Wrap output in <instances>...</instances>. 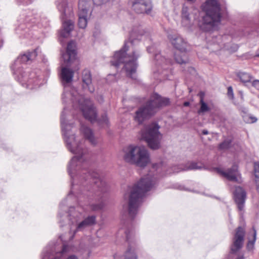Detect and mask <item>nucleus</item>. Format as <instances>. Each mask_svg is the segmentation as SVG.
<instances>
[{
	"instance_id": "1",
	"label": "nucleus",
	"mask_w": 259,
	"mask_h": 259,
	"mask_svg": "<svg viewBox=\"0 0 259 259\" xmlns=\"http://www.w3.org/2000/svg\"><path fill=\"white\" fill-rule=\"evenodd\" d=\"M66 108H64L61 115V124L64 139L68 150L75 155L70 160L68 171L71 178L72 187L79 185L89 191H91L99 199V202L91 205L92 210L96 211L102 210L105 203L103 195L107 190L106 182L100 178L98 173L91 171L85 168L87 166L85 155L87 150L79 141L75 139L74 134L71 131L73 124L69 123L65 119Z\"/></svg>"
},
{
	"instance_id": "2",
	"label": "nucleus",
	"mask_w": 259,
	"mask_h": 259,
	"mask_svg": "<svg viewBox=\"0 0 259 259\" xmlns=\"http://www.w3.org/2000/svg\"><path fill=\"white\" fill-rule=\"evenodd\" d=\"M156 178L147 175L142 178L131 190L128 203V212L130 217L133 219L136 216L138 208L141 203L143 197L146 192L150 191L155 184Z\"/></svg>"
},
{
	"instance_id": "3",
	"label": "nucleus",
	"mask_w": 259,
	"mask_h": 259,
	"mask_svg": "<svg viewBox=\"0 0 259 259\" xmlns=\"http://www.w3.org/2000/svg\"><path fill=\"white\" fill-rule=\"evenodd\" d=\"M169 103V98L162 97L158 94L154 93L136 111L135 120L139 124H141L144 120L153 116L160 108L166 106Z\"/></svg>"
},
{
	"instance_id": "4",
	"label": "nucleus",
	"mask_w": 259,
	"mask_h": 259,
	"mask_svg": "<svg viewBox=\"0 0 259 259\" xmlns=\"http://www.w3.org/2000/svg\"><path fill=\"white\" fill-rule=\"evenodd\" d=\"M70 98L72 106L74 108H78L85 119L92 122L96 120L97 112L90 99L84 98L74 90L70 92H65L62 95L63 102H67V99Z\"/></svg>"
},
{
	"instance_id": "5",
	"label": "nucleus",
	"mask_w": 259,
	"mask_h": 259,
	"mask_svg": "<svg viewBox=\"0 0 259 259\" xmlns=\"http://www.w3.org/2000/svg\"><path fill=\"white\" fill-rule=\"evenodd\" d=\"M201 7L205 15L199 25L200 28L204 31H211L221 21L220 5L217 0H206Z\"/></svg>"
},
{
	"instance_id": "6",
	"label": "nucleus",
	"mask_w": 259,
	"mask_h": 259,
	"mask_svg": "<svg viewBox=\"0 0 259 259\" xmlns=\"http://www.w3.org/2000/svg\"><path fill=\"white\" fill-rule=\"evenodd\" d=\"M126 45L127 42H125L124 47L119 51L115 52L113 59L111 61V63L112 65L116 67L120 64H124V69L127 75L133 79H135L133 75L137 70L138 67L137 61L139 55L136 51L133 52L132 56L127 54L128 48Z\"/></svg>"
},
{
	"instance_id": "7",
	"label": "nucleus",
	"mask_w": 259,
	"mask_h": 259,
	"mask_svg": "<svg viewBox=\"0 0 259 259\" xmlns=\"http://www.w3.org/2000/svg\"><path fill=\"white\" fill-rule=\"evenodd\" d=\"M123 158L126 162L142 167L146 166L150 161L149 153L145 148L133 145L127 148Z\"/></svg>"
},
{
	"instance_id": "8",
	"label": "nucleus",
	"mask_w": 259,
	"mask_h": 259,
	"mask_svg": "<svg viewBox=\"0 0 259 259\" xmlns=\"http://www.w3.org/2000/svg\"><path fill=\"white\" fill-rule=\"evenodd\" d=\"M159 125L155 122L147 125L142 131V138L147 143L149 148L156 150L160 147L162 135L159 131Z\"/></svg>"
},
{
	"instance_id": "9",
	"label": "nucleus",
	"mask_w": 259,
	"mask_h": 259,
	"mask_svg": "<svg viewBox=\"0 0 259 259\" xmlns=\"http://www.w3.org/2000/svg\"><path fill=\"white\" fill-rule=\"evenodd\" d=\"M67 216L71 225H77L75 230L73 231L74 234L77 232L82 231L86 227L92 226L96 223V217L94 215H90L81 222L78 223L81 213L76 211L73 207L70 208Z\"/></svg>"
},
{
	"instance_id": "10",
	"label": "nucleus",
	"mask_w": 259,
	"mask_h": 259,
	"mask_svg": "<svg viewBox=\"0 0 259 259\" xmlns=\"http://www.w3.org/2000/svg\"><path fill=\"white\" fill-rule=\"evenodd\" d=\"M172 45L179 52L176 53L174 57L177 63L186 64L189 62V59L186 52L187 51L188 45L187 42L181 36L174 35L170 38Z\"/></svg>"
},
{
	"instance_id": "11",
	"label": "nucleus",
	"mask_w": 259,
	"mask_h": 259,
	"mask_svg": "<svg viewBox=\"0 0 259 259\" xmlns=\"http://www.w3.org/2000/svg\"><path fill=\"white\" fill-rule=\"evenodd\" d=\"M132 7L138 14H149L152 9L151 0H135Z\"/></svg>"
},
{
	"instance_id": "12",
	"label": "nucleus",
	"mask_w": 259,
	"mask_h": 259,
	"mask_svg": "<svg viewBox=\"0 0 259 259\" xmlns=\"http://www.w3.org/2000/svg\"><path fill=\"white\" fill-rule=\"evenodd\" d=\"M218 173L222 175L229 181L240 183V174L238 170V167L236 165H233L231 168H228L226 171H224L221 169L216 168Z\"/></svg>"
},
{
	"instance_id": "13",
	"label": "nucleus",
	"mask_w": 259,
	"mask_h": 259,
	"mask_svg": "<svg viewBox=\"0 0 259 259\" xmlns=\"http://www.w3.org/2000/svg\"><path fill=\"white\" fill-rule=\"evenodd\" d=\"M193 7L192 5L188 3H184L181 12L182 22L184 25L187 27L191 26L192 17L193 15Z\"/></svg>"
},
{
	"instance_id": "14",
	"label": "nucleus",
	"mask_w": 259,
	"mask_h": 259,
	"mask_svg": "<svg viewBox=\"0 0 259 259\" xmlns=\"http://www.w3.org/2000/svg\"><path fill=\"white\" fill-rule=\"evenodd\" d=\"M244 235V229L241 227H238L237 228L234 238L233 244L231 249L232 253L237 252L242 247Z\"/></svg>"
},
{
	"instance_id": "15",
	"label": "nucleus",
	"mask_w": 259,
	"mask_h": 259,
	"mask_svg": "<svg viewBox=\"0 0 259 259\" xmlns=\"http://www.w3.org/2000/svg\"><path fill=\"white\" fill-rule=\"evenodd\" d=\"M76 57V44L71 40L68 43L66 52L62 55L64 62L70 64L75 60Z\"/></svg>"
},
{
	"instance_id": "16",
	"label": "nucleus",
	"mask_w": 259,
	"mask_h": 259,
	"mask_svg": "<svg viewBox=\"0 0 259 259\" xmlns=\"http://www.w3.org/2000/svg\"><path fill=\"white\" fill-rule=\"evenodd\" d=\"M234 197L239 210H242L246 197V192L242 187H236L234 192Z\"/></svg>"
},
{
	"instance_id": "17",
	"label": "nucleus",
	"mask_w": 259,
	"mask_h": 259,
	"mask_svg": "<svg viewBox=\"0 0 259 259\" xmlns=\"http://www.w3.org/2000/svg\"><path fill=\"white\" fill-rule=\"evenodd\" d=\"M125 233L126 235V241L128 243V246L127 249L123 255V259H137V255L135 252V247L134 246V244H133L132 241H131L133 233H131L130 231L126 230L125 231Z\"/></svg>"
},
{
	"instance_id": "18",
	"label": "nucleus",
	"mask_w": 259,
	"mask_h": 259,
	"mask_svg": "<svg viewBox=\"0 0 259 259\" xmlns=\"http://www.w3.org/2000/svg\"><path fill=\"white\" fill-rule=\"evenodd\" d=\"M82 88L87 90L90 93H93L95 91V88L92 84V77L91 71L88 69H84L82 73Z\"/></svg>"
},
{
	"instance_id": "19",
	"label": "nucleus",
	"mask_w": 259,
	"mask_h": 259,
	"mask_svg": "<svg viewBox=\"0 0 259 259\" xmlns=\"http://www.w3.org/2000/svg\"><path fill=\"white\" fill-rule=\"evenodd\" d=\"M36 50L31 52H27L26 53L19 56L16 60L14 65L12 67V70L15 69L16 66L19 63H25L34 60L37 56Z\"/></svg>"
},
{
	"instance_id": "20",
	"label": "nucleus",
	"mask_w": 259,
	"mask_h": 259,
	"mask_svg": "<svg viewBox=\"0 0 259 259\" xmlns=\"http://www.w3.org/2000/svg\"><path fill=\"white\" fill-rule=\"evenodd\" d=\"M201 168V166L197 165V163L191 162L187 163L185 165L181 164L174 166L171 168L170 170L167 172V174H169L172 172H179L183 170L198 169H200Z\"/></svg>"
},
{
	"instance_id": "21",
	"label": "nucleus",
	"mask_w": 259,
	"mask_h": 259,
	"mask_svg": "<svg viewBox=\"0 0 259 259\" xmlns=\"http://www.w3.org/2000/svg\"><path fill=\"white\" fill-rule=\"evenodd\" d=\"M80 130L85 139L88 140L92 145L95 146L97 144V139L91 128L83 124H81Z\"/></svg>"
},
{
	"instance_id": "22",
	"label": "nucleus",
	"mask_w": 259,
	"mask_h": 259,
	"mask_svg": "<svg viewBox=\"0 0 259 259\" xmlns=\"http://www.w3.org/2000/svg\"><path fill=\"white\" fill-rule=\"evenodd\" d=\"M95 5L93 0H79L78 13L88 14Z\"/></svg>"
},
{
	"instance_id": "23",
	"label": "nucleus",
	"mask_w": 259,
	"mask_h": 259,
	"mask_svg": "<svg viewBox=\"0 0 259 259\" xmlns=\"http://www.w3.org/2000/svg\"><path fill=\"white\" fill-rule=\"evenodd\" d=\"M74 72L70 69L64 67L62 69L61 77L63 83H69L72 81Z\"/></svg>"
},
{
	"instance_id": "24",
	"label": "nucleus",
	"mask_w": 259,
	"mask_h": 259,
	"mask_svg": "<svg viewBox=\"0 0 259 259\" xmlns=\"http://www.w3.org/2000/svg\"><path fill=\"white\" fill-rule=\"evenodd\" d=\"M63 29L61 32L60 35L63 37H67L74 28V23L71 20L64 21L63 22Z\"/></svg>"
},
{
	"instance_id": "25",
	"label": "nucleus",
	"mask_w": 259,
	"mask_h": 259,
	"mask_svg": "<svg viewBox=\"0 0 259 259\" xmlns=\"http://www.w3.org/2000/svg\"><path fill=\"white\" fill-rule=\"evenodd\" d=\"M57 6L58 9L61 13V17L64 19L65 17L67 15V12L69 10L67 7V3L66 0H58L57 2Z\"/></svg>"
},
{
	"instance_id": "26",
	"label": "nucleus",
	"mask_w": 259,
	"mask_h": 259,
	"mask_svg": "<svg viewBox=\"0 0 259 259\" xmlns=\"http://www.w3.org/2000/svg\"><path fill=\"white\" fill-rule=\"evenodd\" d=\"M237 76L243 83L249 82L253 78L251 74L245 72H238Z\"/></svg>"
},
{
	"instance_id": "27",
	"label": "nucleus",
	"mask_w": 259,
	"mask_h": 259,
	"mask_svg": "<svg viewBox=\"0 0 259 259\" xmlns=\"http://www.w3.org/2000/svg\"><path fill=\"white\" fill-rule=\"evenodd\" d=\"M88 14L78 13V25L79 28H84L87 25V17Z\"/></svg>"
},
{
	"instance_id": "28",
	"label": "nucleus",
	"mask_w": 259,
	"mask_h": 259,
	"mask_svg": "<svg viewBox=\"0 0 259 259\" xmlns=\"http://www.w3.org/2000/svg\"><path fill=\"white\" fill-rule=\"evenodd\" d=\"M254 175L255 177V183L256 186V190L259 193V162H255L254 163Z\"/></svg>"
},
{
	"instance_id": "29",
	"label": "nucleus",
	"mask_w": 259,
	"mask_h": 259,
	"mask_svg": "<svg viewBox=\"0 0 259 259\" xmlns=\"http://www.w3.org/2000/svg\"><path fill=\"white\" fill-rule=\"evenodd\" d=\"M200 108L198 110V114L199 115L203 114L204 113L210 111V109L207 104L203 101V96H201L200 100Z\"/></svg>"
},
{
	"instance_id": "30",
	"label": "nucleus",
	"mask_w": 259,
	"mask_h": 259,
	"mask_svg": "<svg viewBox=\"0 0 259 259\" xmlns=\"http://www.w3.org/2000/svg\"><path fill=\"white\" fill-rule=\"evenodd\" d=\"M232 142V139H226L223 142L219 144V148L221 150L228 149L230 148Z\"/></svg>"
},
{
	"instance_id": "31",
	"label": "nucleus",
	"mask_w": 259,
	"mask_h": 259,
	"mask_svg": "<svg viewBox=\"0 0 259 259\" xmlns=\"http://www.w3.org/2000/svg\"><path fill=\"white\" fill-rule=\"evenodd\" d=\"M243 120L247 123H253L256 122L257 119L256 117L251 115H246L243 116Z\"/></svg>"
},
{
	"instance_id": "32",
	"label": "nucleus",
	"mask_w": 259,
	"mask_h": 259,
	"mask_svg": "<svg viewBox=\"0 0 259 259\" xmlns=\"http://www.w3.org/2000/svg\"><path fill=\"white\" fill-rule=\"evenodd\" d=\"M254 233L253 235V240L248 241L246 247L248 250L253 249L254 247V244L256 240V232L255 229H253Z\"/></svg>"
},
{
	"instance_id": "33",
	"label": "nucleus",
	"mask_w": 259,
	"mask_h": 259,
	"mask_svg": "<svg viewBox=\"0 0 259 259\" xmlns=\"http://www.w3.org/2000/svg\"><path fill=\"white\" fill-rule=\"evenodd\" d=\"M98 122L101 125H108V119L107 118V114L104 113L102 115L101 118L99 119Z\"/></svg>"
},
{
	"instance_id": "34",
	"label": "nucleus",
	"mask_w": 259,
	"mask_h": 259,
	"mask_svg": "<svg viewBox=\"0 0 259 259\" xmlns=\"http://www.w3.org/2000/svg\"><path fill=\"white\" fill-rule=\"evenodd\" d=\"M145 32V31L143 29H142V28L140 27L138 30L134 29L131 35L133 36L137 35V38L139 39V36L143 35Z\"/></svg>"
},
{
	"instance_id": "35",
	"label": "nucleus",
	"mask_w": 259,
	"mask_h": 259,
	"mask_svg": "<svg viewBox=\"0 0 259 259\" xmlns=\"http://www.w3.org/2000/svg\"><path fill=\"white\" fill-rule=\"evenodd\" d=\"M153 168L155 169L156 170H158L159 169L161 170L165 169V166H164V164L163 162H161L158 163H154L153 164Z\"/></svg>"
},
{
	"instance_id": "36",
	"label": "nucleus",
	"mask_w": 259,
	"mask_h": 259,
	"mask_svg": "<svg viewBox=\"0 0 259 259\" xmlns=\"http://www.w3.org/2000/svg\"><path fill=\"white\" fill-rule=\"evenodd\" d=\"M155 59L158 61L159 64H161L162 62L167 61L165 58L162 57L160 54H156L155 56Z\"/></svg>"
},
{
	"instance_id": "37",
	"label": "nucleus",
	"mask_w": 259,
	"mask_h": 259,
	"mask_svg": "<svg viewBox=\"0 0 259 259\" xmlns=\"http://www.w3.org/2000/svg\"><path fill=\"white\" fill-rule=\"evenodd\" d=\"M227 94L230 99H233L234 98L233 91L232 87L230 86L228 88Z\"/></svg>"
},
{
	"instance_id": "38",
	"label": "nucleus",
	"mask_w": 259,
	"mask_h": 259,
	"mask_svg": "<svg viewBox=\"0 0 259 259\" xmlns=\"http://www.w3.org/2000/svg\"><path fill=\"white\" fill-rule=\"evenodd\" d=\"M224 48H226L227 50H229L232 52H236L238 49V47L237 45H233V46L231 47V48H229L225 45H224Z\"/></svg>"
},
{
	"instance_id": "39",
	"label": "nucleus",
	"mask_w": 259,
	"mask_h": 259,
	"mask_svg": "<svg viewBox=\"0 0 259 259\" xmlns=\"http://www.w3.org/2000/svg\"><path fill=\"white\" fill-rule=\"evenodd\" d=\"M94 2V4L96 5L100 6L101 5L107 2H108L109 0H93Z\"/></svg>"
},
{
	"instance_id": "40",
	"label": "nucleus",
	"mask_w": 259,
	"mask_h": 259,
	"mask_svg": "<svg viewBox=\"0 0 259 259\" xmlns=\"http://www.w3.org/2000/svg\"><path fill=\"white\" fill-rule=\"evenodd\" d=\"M252 86L257 90H259V80L255 79L252 81L251 83Z\"/></svg>"
},
{
	"instance_id": "41",
	"label": "nucleus",
	"mask_w": 259,
	"mask_h": 259,
	"mask_svg": "<svg viewBox=\"0 0 259 259\" xmlns=\"http://www.w3.org/2000/svg\"><path fill=\"white\" fill-rule=\"evenodd\" d=\"M226 37V36H221V35H219V36H218L216 37V38H215V39H217V40H215V39H214V40H213V41H214V42H217V43L220 44V43H221V42H220V41H219L218 40H221V39H223V38H225V37Z\"/></svg>"
},
{
	"instance_id": "42",
	"label": "nucleus",
	"mask_w": 259,
	"mask_h": 259,
	"mask_svg": "<svg viewBox=\"0 0 259 259\" xmlns=\"http://www.w3.org/2000/svg\"><path fill=\"white\" fill-rule=\"evenodd\" d=\"M20 3L28 4L31 3L32 0H18Z\"/></svg>"
},
{
	"instance_id": "43",
	"label": "nucleus",
	"mask_w": 259,
	"mask_h": 259,
	"mask_svg": "<svg viewBox=\"0 0 259 259\" xmlns=\"http://www.w3.org/2000/svg\"><path fill=\"white\" fill-rule=\"evenodd\" d=\"M66 259H78L77 257L74 255L69 256Z\"/></svg>"
},
{
	"instance_id": "44",
	"label": "nucleus",
	"mask_w": 259,
	"mask_h": 259,
	"mask_svg": "<svg viewBox=\"0 0 259 259\" xmlns=\"http://www.w3.org/2000/svg\"><path fill=\"white\" fill-rule=\"evenodd\" d=\"M14 73H15V74L19 73L22 76V78L24 77L23 73H21V71H19V70L14 71Z\"/></svg>"
},
{
	"instance_id": "45",
	"label": "nucleus",
	"mask_w": 259,
	"mask_h": 259,
	"mask_svg": "<svg viewBox=\"0 0 259 259\" xmlns=\"http://www.w3.org/2000/svg\"><path fill=\"white\" fill-rule=\"evenodd\" d=\"M202 134L204 135H206L208 134V132L206 130H203L202 131Z\"/></svg>"
},
{
	"instance_id": "46",
	"label": "nucleus",
	"mask_w": 259,
	"mask_h": 259,
	"mask_svg": "<svg viewBox=\"0 0 259 259\" xmlns=\"http://www.w3.org/2000/svg\"><path fill=\"white\" fill-rule=\"evenodd\" d=\"M187 2L186 3L189 4L191 5L192 3H194L196 0H187Z\"/></svg>"
},
{
	"instance_id": "47",
	"label": "nucleus",
	"mask_w": 259,
	"mask_h": 259,
	"mask_svg": "<svg viewBox=\"0 0 259 259\" xmlns=\"http://www.w3.org/2000/svg\"><path fill=\"white\" fill-rule=\"evenodd\" d=\"M67 250V246H65V245H64L63 247V249H62V253H64Z\"/></svg>"
},
{
	"instance_id": "48",
	"label": "nucleus",
	"mask_w": 259,
	"mask_h": 259,
	"mask_svg": "<svg viewBox=\"0 0 259 259\" xmlns=\"http://www.w3.org/2000/svg\"><path fill=\"white\" fill-rule=\"evenodd\" d=\"M183 105L185 107L189 106L190 105V103L189 102H185Z\"/></svg>"
},
{
	"instance_id": "49",
	"label": "nucleus",
	"mask_w": 259,
	"mask_h": 259,
	"mask_svg": "<svg viewBox=\"0 0 259 259\" xmlns=\"http://www.w3.org/2000/svg\"><path fill=\"white\" fill-rule=\"evenodd\" d=\"M236 259H244V257L242 256H238Z\"/></svg>"
},
{
	"instance_id": "50",
	"label": "nucleus",
	"mask_w": 259,
	"mask_h": 259,
	"mask_svg": "<svg viewBox=\"0 0 259 259\" xmlns=\"http://www.w3.org/2000/svg\"><path fill=\"white\" fill-rule=\"evenodd\" d=\"M256 56L259 57V49H258V50L256 54Z\"/></svg>"
},
{
	"instance_id": "51",
	"label": "nucleus",
	"mask_w": 259,
	"mask_h": 259,
	"mask_svg": "<svg viewBox=\"0 0 259 259\" xmlns=\"http://www.w3.org/2000/svg\"><path fill=\"white\" fill-rule=\"evenodd\" d=\"M151 49V48L150 47H148L147 48V51L149 52H150V50Z\"/></svg>"
},
{
	"instance_id": "52",
	"label": "nucleus",
	"mask_w": 259,
	"mask_h": 259,
	"mask_svg": "<svg viewBox=\"0 0 259 259\" xmlns=\"http://www.w3.org/2000/svg\"><path fill=\"white\" fill-rule=\"evenodd\" d=\"M42 259H48V257L45 256Z\"/></svg>"
},
{
	"instance_id": "53",
	"label": "nucleus",
	"mask_w": 259,
	"mask_h": 259,
	"mask_svg": "<svg viewBox=\"0 0 259 259\" xmlns=\"http://www.w3.org/2000/svg\"><path fill=\"white\" fill-rule=\"evenodd\" d=\"M54 259H60V258H55Z\"/></svg>"
}]
</instances>
